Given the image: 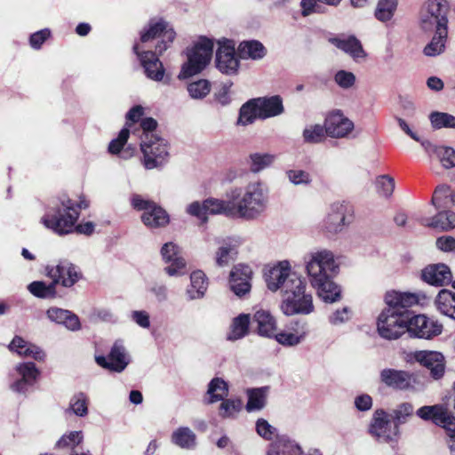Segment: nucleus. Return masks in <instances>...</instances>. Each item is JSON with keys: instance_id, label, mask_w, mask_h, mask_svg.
I'll use <instances>...</instances> for the list:
<instances>
[{"instance_id": "f257e3e1", "label": "nucleus", "mask_w": 455, "mask_h": 455, "mask_svg": "<svg viewBox=\"0 0 455 455\" xmlns=\"http://www.w3.org/2000/svg\"><path fill=\"white\" fill-rule=\"evenodd\" d=\"M267 287L271 291L281 290V309L286 315H308L314 311L313 298L307 292L305 279L292 270L289 261H279L265 273Z\"/></svg>"}, {"instance_id": "f03ea898", "label": "nucleus", "mask_w": 455, "mask_h": 455, "mask_svg": "<svg viewBox=\"0 0 455 455\" xmlns=\"http://www.w3.org/2000/svg\"><path fill=\"white\" fill-rule=\"evenodd\" d=\"M175 38V32L168 23L160 20L150 22L148 28L140 34V43L133 46L139 56L147 76L155 81H161L164 75L162 62L156 53L162 54L168 49Z\"/></svg>"}, {"instance_id": "7ed1b4c3", "label": "nucleus", "mask_w": 455, "mask_h": 455, "mask_svg": "<svg viewBox=\"0 0 455 455\" xmlns=\"http://www.w3.org/2000/svg\"><path fill=\"white\" fill-rule=\"evenodd\" d=\"M89 206L85 199L78 203L68 197H63L55 206L42 217L44 226L58 235H67L76 230L77 233L91 235L94 230L92 222H85L76 226L79 218V210Z\"/></svg>"}, {"instance_id": "20e7f679", "label": "nucleus", "mask_w": 455, "mask_h": 455, "mask_svg": "<svg viewBox=\"0 0 455 455\" xmlns=\"http://www.w3.org/2000/svg\"><path fill=\"white\" fill-rule=\"evenodd\" d=\"M268 188L261 180L249 182L243 189L235 188L227 193L232 199L235 218L253 220L259 218L268 205Z\"/></svg>"}, {"instance_id": "39448f33", "label": "nucleus", "mask_w": 455, "mask_h": 455, "mask_svg": "<svg viewBox=\"0 0 455 455\" xmlns=\"http://www.w3.org/2000/svg\"><path fill=\"white\" fill-rule=\"evenodd\" d=\"M306 270L310 283H316L332 277L338 272L339 264L331 251L320 249L307 254Z\"/></svg>"}, {"instance_id": "423d86ee", "label": "nucleus", "mask_w": 455, "mask_h": 455, "mask_svg": "<svg viewBox=\"0 0 455 455\" xmlns=\"http://www.w3.org/2000/svg\"><path fill=\"white\" fill-rule=\"evenodd\" d=\"M213 52L211 39L201 37L187 51L188 60L182 65L181 75L184 77L200 73L210 63Z\"/></svg>"}, {"instance_id": "0eeeda50", "label": "nucleus", "mask_w": 455, "mask_h": 455, "mask_svg": "<svg viewBox=\"0 0 455 455\" xmlns=\"http://www.w3.org/2000/svg\"><path fill=\"white\" fill-rule=\"evenodd\" d=\"M407 322L405 312L387 307L379 315L378 331L386 339H396L407 331Z\"/></svg>"}, {"instance_id": "6e6552de", "label": "nucleus", "mask_w": 455, "mask_h": 455, "mask_svg": "<svg viewBox=\"0 0 455 455\" xmlns=\"http://www.w3.org/2000/svg\"><path fill=\"white\" fill-rule=\"evenodd\" d=\"M234 204L233 200L209 198L203 203L193 202L187 207V212L191 216L196 217L203 222L207 220L209 214H223L227 217L235 218L233 212Z\"/></svg>"}, {"instance_id": "1a4fd4ad", "label": "nucleus", "mask_w": 455, "mask_h": 455, "mask_svg": "<svg viewBox=\"0 0 455 455\" xmlns=\"http://www.w3.org/2000/svg\"><path fill=\"white\" fill-rule=\"evenodd\" d=\"M132 205L138 211H143L141 220L149 228H158L166 226L170 218L165 210L154 202L143 199L135 195L132 197Z\"/></svg>"}, {"instance_id": "9d476101", "label": "nucleus", "mask_w": 455, "mask_h": 455, "mask_svg": "<svg viewBox=\"0 0 455 455\" xmlns=\"http://www.w3.org/2000/svg\"><path fill=\"white\" fill-rule=\"evenodd\" d=\"M140 148L144 156V166L147 169L160 167L168 161L167 144L163 139L155 138L148 141L143 140Z\"/></svg>"}, {"instance_id": "9b49d317", "label": "nucleus", "mask_w": 455, "mask_h": 455, "mask_svg": "<svg viewBox=\"0 0 455 455\" xmlns=\"http://www.w3.org/2000/svg\"><path fill=\"white\" fill-rule=\"evenodd\" d=\"M216 67L223 74L235 75L239 68V60L235 56V44L232 40L223 38L218 42Z\"/></svg>"}, {"instance_id": "f8f14e48", "label": "nucleus", "mask_w": 455, "mask_h": 455, "mask_svg": "<svg viewBox=\"0 0 455 455\" xmlns=\"http://www.w3.org/2000/svg\"><path fill=\"white\" fill-rule=\"evenodd\" d=\"M380 379L386 386L399 390H414L420 384L417 375L395 369L381 371Z\"/></svg>"}, {"instance_id": "ddd939ff", "label": "nucleus", "mask_w": 455, "mask_h": 455, "mask_svg": "<svg viewBox=\"0 0 455 455\" xmlns=\"http://www.w3.org/2000/svg\"><path fill=\"white\" fill-rule=\"evenodd\" d=\"M347 206L346 204L333 203L321 223L322 231L328 235H335L342 231L349 223L347 220Z\"/></svg>"}, {"instance_id": "4468645a", "label": "nucleus", "mask_w": 455, "mask_h": 455, "mask_svg": "<svg viewBox=\"0 0 455 455\" xmlns=\"http://www.w3.org/2000/svg\"><path fill=\"white\" fill-rule=\"evenodd\" d=\"M163 260L168 264L164 270L170 276L182 275L186 273V261L181 256L180 247L172 242L164 243L161 248Z\"/></svg>"}, {"instance_id": "2eb2a0df", "label": "nucleus", "mask_w": 455, "mask_h": 455, "mask_svg": "<svg viewBox=\"0 0 455 455\" xmlns=\"http://www.w3.org/2000/svg\"><path fill=\"white\" fill-rule=\"evenodd\" d=\"M442 330L443 326L440 323L423 315H418L411 318L408 316L407 331L415 337L431 339L439 335Z\"/></svg>"}, {"instance_id": "dca6fc26", "label": "nucleus", "mask_w": 455, "mask_h": 455, "mask_svg": "<svg viewBox=\"0 0 455 455\" xmlns=\"http://www.w3.org/2000/svg\"><path fill=\"white\" fill-rule=\"evenodd\" d=\"M96 362L103 368L121 372L129 364L130 358L123 342L117 340L114 343L108 356H96Z\"/></svg>"}, {"instance_id": "f3484780", "label": "nucleus", "mask_w": 455, "mask_h": 455, "mask_svg": "<svg viewBox=\"0 0 455 455\" xmlns=\"http://www.w3.org/2000/svg\"><path fill=\"white\" fill-rule=\"evenodd\" d=\"M251 268L247 265L238 264L232 268L229 275L230 289L236 296L243 297L251 291Z\"/></svg>"}, {"instance_id": "a211bd4d", "label": "nucleus", "mask_w": 455, "mask_h": 455, "mask_svg": "<svg viewBox=\"0 0 455 455\" xmlns=\"http://www.w3.org/2000/svg\"><path fill=\"white\" fill-rule=\"evenodd\" d=\"M425 299L421 292H403L395 290L387 291L384 298L387 308L396 311L417 305Z\"/></svg>"}, {"instance_id": "6ab92c4d", "label": "nucleus", "mask_w": 455, "mask_h": 455, "mask_svg": "<svg viewBox=\"0 0 455 455\" xmlns=\"http://www.w3.org/2000/svg\"><path fill=\"white\" fill-rule=\"evenodd\" d=\"M324 124L327 135L332 138H344L354 129V123L339 111L330 113Z\"/></svg>"}, {"instance_id": "aec40b11", "label": "nucleus", "mask_w": 455, "mask_h": 455, "mask_svg": "<svg viewBox=\"0 0 455 455\" xmlns=\"http://www.w3.org/2000/svg\"><path fill=\"white\" fill-rule=\"evenodd\" d=\"M48 275L56 283H60L65 287L73 286L81 277L77 267L68 261H61L48 268Z\"/></svg>"}, {"instance_id": "412c9836", "label": "nucleus", "mask_w": 455, "mask_h": 455, "mask_svg": "<svg viewBox=\"0 0 455 455\" xmlns=\"http://www.w3.org/2000/svg\"><path fill=\"white\" fill-rule=\"evenodd\" d=\"M416 414L424 420H432L443 430L453 421L455 418L443 405L420 407Z\"/></svg>"}, {"instance_id": "4be33fe9", "label": "nucleus", "mask_w": 455, "mask_h": 455, "mask_svg": "<svg viewBox=\"0 0 455 455\" xmlns=\"http://www.w3.org/2000/svg\"><path fill=\"white\" fill-rule=\"evenodd\" d=\"M421 277L426 283L436 286L448 284L452 279L450 268L444 264L427 266L422 270Z\"/></svg>"}, {"instance_id": "5701e85b", "label": "nucleus", "mask_w": 455, "mask_h": 455, "mask_svg": "<svg viewBox=\"0 0 455 455\" xmlns=\"http://www.w3.org/2000/svg\"><path fill=\"white\" fill-rule=\"evenodd\" d=\"M20 379L14 381L11 388L19 393L25 392L28 386H31L36 379L39 371L33 363H20L15 368Z\"/></svg>"}, {"instance_id": "b1692460", "label": "nucleus", "mask_w": 455, "mask_h": 455, "mask_svg": "<svg viewBox=\"0 0 455 455\" xmlns=\"http://www.w3.org/2000/svg\"><path fill=\"white\" fill-rule=\"evenodd\" d=\"M307 333L306 324L299 322L291 323L287 330L280 331L275 337L276 341L287 347H293L304 340Z\"/></svg>"}, {"instance_id": "393cba45", "label": "nucleus", "mask_w": 455, "mask_h": 455, "mask_svg": "<svg viewBox=\"0 0 455 455\" xmlns=\"http://www.w3.org/2000/svg\"><path fill=\"white\" fill-rule=\"evenodd\" d=\"M254 105L259 114V119L274 117L283 113L284 108L280 96L254 99Z\"/></svg>"}, {"instance_id": "a878e982", "label": "nucleus", "mask_w": 455, "mask_h": 455, "mask_svg": "<svg viewBox=\"0 0 455 455\" xmlns=\"http://www.w3.org/2000/svg\"><path fill=\"white\" fill-rule=\"evenodd\" d=\"M421 146L429 156L438 158L443 168L451 169L455 167V149L453 148L434 145L429 140L421 141Z\"/></svg>"}, {"instance_id": "bb28decb", "label": "nucleus", "mask_w": 455, "mask_h": 455, "mask_svg": "<svg viewBox=\"0 0 455 455\" xmlns=\"http://www.w3.org/2000/svg\"><path fill=\"white\" fill-rule=\"evenodd\" d=\"M332 277H327L316 283H310L315 289L318 297L326 303H335L341 299V287L332 281Z\"/></svg>"}, {"instance_id": "cd10ccee", "label": "nucleus", "mask_w": 455, "mask_h": 455, "mask_svg": "<svg viewBox=\"0 0 455 455\" xmlns=\"http://www.w3.org/2000/svg\"><path fill=\"white\" fill-rule=\"evenodd\" d=\"M330 42L337 48L347 53L355 60H363L367 56L361 42L354 36L333 37L330 39Z\"/></svg>"}, {"instance_id": "c85d7f7f", "label": "nucleus", "mask_w": 455, "mask_h": 455, "mask_svg": "<svg viewBox=\"0 0 455 455\" xmlns=\"http://www.w3.org/2000/svg\"><path fill=\"white\" fill-rule=\"evenodd\" d=\"M46 315L50 321L58 324H63L70 331H75L81 328L78 316L69 310L53 307L46 311Z\"/></svg>"}, {"instance_id": "c756f323", "label": "nucleus", "mask_w": 455, "mask_h": 455, "mask_svg": "<svg viewBox=\"0 0 455 455\" xmlns=\"http://www.w3.org/2000/svg\"><path fill=\"white\" fill-rule=\"evenodd\" d=\"M449 6L445 0H429L422 6L420 14H423V22L427 25L428 18L439 19L441 24H447Z\"/></svg>"}, {"instance_id": "7c9ffc66", "label": "nucleus", "mask_w": 455, "mask_h": 455, "mask_svg": "<svg viewBox=\"0 0 455 455\" xmlns=\"http://www.w3.org/2000/svg\"><path fill=\"white\" fill-rule=\"evenodd\" d=\"M417 360L430 370L435 379H439L444 371L443 356L442 354L434 351H421L416 355Z\"/></svg>"}, {"instance_id": "2f4dec72", "label": "nucleus", "mask_w": 455, "mask_h": 455, "mask_svg": "<svg viewBox=\"0 0 455 455\" xmlns=\"http://www.w3.org/2000/svg\"><path fill=\"white\" fill-rule=\"evenodd\" d=\"M9 349L20 356L43 361L45 357L44 352L37 346L31 344L22 338L16 336L9 345Z\"/></svg>"}, {"instance_id": "473e14b6", "label": "nucleus", "mask_w": 455, "mask_h": 455, "mask_svg": "<svg viewBox=\"0 0 455 455\" xmlns=\"http://www.w3.org/2000/svg\"><path fill=\"white\" fill-rule=\"evenodd\" d=\"M240 242L235 238L224 240L215 252V262L219 267L228 266L235 259Z\"/></svg>"}, {"instance_id": "72a5a7b5", "label": "nucleus", "mask_w": 455, "mask_h": 455, "mask_svg": "<svg viewBox=\"0 0 455 455\" xmlns=\"http://www.w3.org/2000/svg\"><path fill=\"white\" fill-rule=\"evenodd\" d=\"M267 455H303L301 448L293 441L280 438L269 444ZM309 455H321L314 451Z\"/></svg>"}, {"instance_id": "f704fd0d", "label": "nucleus", "mask_w": 455, "mask_h": 455, "mask_svg": "<svg viewBox=\"0 0 455 455\" xmlns=\"http://www.w3.org/2000/svg\"><path fill=\"white\" fill-rule=\"evenodd\" d=\"M208 288V280L205 274L196 270L190 275V285L187 288L186 294L188 299H198L204 296Z\"/></svg>"}, {"instance_id": "c9c22d12", "label": "nucleus", "mask_w": 455, "mask_h": 455, "mask_svg": "<svg viewBox=\"0 0 455 455\" xmlns=\"http://www.w3.org/2000/svg\"><path fill=\"white\" fill-rule=\"evenodd\" d=\"M435 305L440 313L455 319V292L441 290L435 299Z\"/></svg>"}, {"instance_id": "e433bc0d", "label": "nucleus", "mask_w": 455, "mask_h": 455, "mask_svg": "<svg viewBox=\"0 0 455 455\" xmlns=\"http://www.w3.org/2000/svg\"><path fill=\"white\" fill-rule=\"evenodd\" d=\"M266 53L265 46L259 41H244L238 46V55L241 59L260 60Z\"/></svg>"}, {"instance_id": "4c0bfd02", "label": "nucleus", "mask_w": 455, "mask_h": 455, "mask_svg": "<svg viewBox=\"0 0 455 455\" xmlns=\"http://www.w3.org/2000/svg\"><path fill=\"white\" fill-rule=\"evenodd\" d=\"M254 321L258 325V332L261 336L271 337L275 330V321L269 312L258 310L254 314Z\"/></svg>"}, {"instance_id": "58836bf2", "label": "nucleus", "mask_w": 455, "mask_h": 455, "mask_svg": "<svg viewBox=\"0 0 455 455\" xmlns=\"http://www.w3.org/2000/svg\"><path fill=\"white\" fill-rule=\"evenodd\" d=\"M249 324V315L242 314L234 318L228 333V339L234 341L243 338L248 333Z\"/></svg>"}, {"instance_id": "ea45409f", "label": "nucleus", "mask_w": 455, "mask_h": 455, "mask_svg": "<svg viewBox=\"0 0 455 455\" xmlns=\"http://www.w3.org/2000/svg\"><path fill=\"white\" fill-rule=\"evenodd\" d=\"M268 390V387H263L259 388H253L248 390V402L246 404V410L248 411H252L263 409L266 405Z\"/></svg>"}, {"instance_id": "a19ab883", "label": "nucleus", "mask_w": 455, "mask_h": 455, "mask_svg": "<svg viewBox=\"0 0 455 455\" xmlns=\"http://www.w3.org/2000/svg\"><path fill=\"white\" fill-rule=\"evenodd\" d=\"M196 439L195 433L188 427H179L172 435V443L182 449H193Z\"/></svg>"}, {"instance_id": "79ce46f5", "label": "nucleus", "mask_w": 455, "mask_h": 455, "mask_svg": "<svg viewBox=\"0 0 455 455\" xmlns=\"http://www.w3.org/2000/svg\"><path fill=\"white\" fill-rule=\"evenodd\" d=\"M428 119L434 130L455 129V116L440 111H433L429 114Z\"/></svg>"}, {"instance_id": "37998d69", "label": "nucleus", "mask_w": 455, "mask_h": 455, "mask_svg": "<svg viewBox=\"0 0 455 455\" xmlns=\"http://www.w3.org/2000/svg\"><path fill=\"white\" fill-rule=\"evenodd\" d=\"M208 403H213L223 400L228 395V384L221 379H213L208 387Z\"/></svg>"}, {"instance_id": "c03bdc74", "label": "nucleus", "mask_w": 455, "mask_h": 455, "mask_svg": "<svg viewBox=\"0 0 455 455\" xmlns=\"http://www.w3.org/2000/svg\"><path fill=\"white\" fill-rule=\"evenodd\" d=\"M427 226L441 230H449L455 228V213L450 211L439 212L427 223Z\"/></svg>"}, {"instance_id": "a18cd8bd", "label": "nucleus", "mask_w": 455, "mask_h": 455, "mask_svg": "<svg viewBox=\"0 0 455 455\" xmlns=\"http://www.w3.org/2000/svg\"><path fill=\"white\" fill-rule=\"evenodd\" d=\"M275 160V156L272 154L253 153L249 156L250 170L253 173H258L269 167Z\"/></svg>"}, {"instance_id": "49530a36", "label": "nucleus", "mask_w": 455, "mask_h": 455, "mask_svg": "<svg viewBox=\"0 0 455 455\" xmlns=\"http://www.w3.org/2000/svg\"><path fill=\"white\" fill-rule=\"evenodd\" d=\"M447 35V30H445L444 34L441 33V31H436L430 43H428L424 48L423 52L425 55L436 56L441 54L445 48Z\"/></svg>"}, {"instance_id": "de8ad7c7", "label": "nucleus", "mask_w": 455, "mask_h": 455, "mask_svg": "<svg viewBox=\"0 0 455 455\" xmlns=\"http://www.w3.org/2000/svg\"><path fill=\"white\" fill-rule=\"evenodd\" d=\"M326 134L325 124H309L303 130L302 137L305 143L317 144L325 139Z\"/></svg>"}, {"instance_id": "09e8293b", "label": "nucleus", "mask_w": 455, "mask_h": 455, "mask_svg": "<svg viewBox=\"0 0 455 455\" xmlns=\"http://www.w3.org/2000/svg\"><path fill=\"white\" fill-rule=\"evenodd\" d=\"M396 7L397 0H379L375 10V17L382 22L390 20Z\"/></svg>"}, {"instance_id": "8fccbe9b", "label": "nucleus", "mask_w": 455, "mask_h": 455, "mask_svg": "<svg viewBox=\"0 0 455 455\" xmlns=\"http://www.w3.org/2000/svg\"><path fill=\"white\" fill-rule=\"evenodd\" d=\"M56 283L53 281L50 284H45L44 282L36 281L28 285V291L36 297L42 299L54 298L56 295L55 291Z\"/></svg>"}, {"instance_id": "3c124183", "label": "nucleus", "mask_w": 455, "mask_h": 455, "mask_svg": "<svg viewBox=\"0 0 455 455\" xmlns=\"http://www.w3.org/2000/svg\"><path fill=\"white\" fill-rule=\"evenodd\" d=\"M253 103L254 100H251L242 106L237 120L238 124L248 125L252 124L257 118H259L256 105Z\"/></svg>"}, {"instance_id": "603ef678", "label": "nucleus", "mask_w": 455, "mask_h": 455, "mask_svg": "<svg viewBox=\"0 0 455 455\" xmlns=\"http://www.w3.org/2000/svg\"><path fill=\"white\" fill-rule=\"evenodd\" d=\"M188 92L192 99H203L210 93L211 84L204 79L197 80L188 85Z\"/></svg>"}, {"instance_id": "864d4df0", "label": "nucleus", "mask_w": 455, "mask_h": 455, "mask_svg": "<svg viewBox=\"0 0 455 455\" xmlns=\"http://www.w3.org/2000/svg\"><path fill=\"white\" fill-rule=\"evenodd\" d=\"M69 409L79 417H84L88 413V398L84 393L75 395L69 403Z\"/></svg>"}, {"instance_id": "5fc2aeb1", "label": "nucleus", "mask_w": 455, "mask_h": 455, "mask_svg": "<svg viewBox=\"0 0 455 455\" xmlns=\"http://www.w3.org/2000/svg\"><path fill=\"white\" fill-rule=\"evenodd\" d=\"M375 186L379 195L389 197L395 189V180L389 175H380L376 178Z\"/></svg>"}, {"instance_id": "6e6d98bb", "label": "nucleus", "mask_w": 455, "mask_h": 455, "mask_svg": "<svg viewBox=\"0 0 455 455\" xmlns=\"http://www.w3.org/2000/svg\"><path fill=\"white\" fill-rule=\"evenodd\" d=\"M451 188L445 184L436 187L432 196L431 203L436 209H441L447 206Z\"/></svg>"}, {"instance_id": "4d7b16f0", "label": "nucleus", "mask_w": 455, "mask_h": 455, "mask_svg": "<svg viewBox=\"0 0 455 455\" xmlns=\"http://www.w3.org/2000/svg\"><path fill=\"white\" fill-rule=\"evenodd\" d=\"M84 439L82 431H72L58 441L57 446L60 448L75 449Z\"/></svg>"}, {"instance_id": "13d9d810", "label": "nucleus", "mask_w": 455, "mask_h": 455, "mask_svg": "<svg viewBox=\"0 0 455 455\" xmlns=\"http://www.w3.org/2000/svg\"><path fill=\"white\" fill-rule=\"evenodd\" d=\"M286 175L290 182L294 185H308L311 182L310 174L303 170H289Z\"/></svg>"}, {"instance_id": "bf43d9fd", "label": "nucleus", "mask_w": 455, "mask_h": 455, "mask_svg": "<svg viewBox=\"0 0 455 455\" xmlns=\"http://www.w3.org/2000/svg\"><path fill=\"white\" fill-rule=\"evenodd\" d=\"M241 402L239 400H225L220 406V415L222 418L233 417L241 409Z\"/></svg>"}, {"instance_id": "052dcab7", "label": "nucleus", "mask_w": 455, "mask_h": 455, "mask_svg": "<svg viewBox=\"0 0 455 455\" xmlns=\"http://www.w3.org/2000/svg\"><path fill=\"white\" fill-rule=\"evenodd\" d=\"M129 128L125 127L118 134V137L116 139H114L111 140L108 146V151L111 154H118L121 153V149L127 142V140L129 138Z\"/></svg>"}, {"instance_id": "680f3d73", "label": "nucleus", "mask_w": 455, "mask_h": 455, "mask_svg": "<svg viewBox=\"0 0 455 455\" xmlns=\"http://www.w3.org/2000/svg\"><path fill=\"white\" fill-rule=\"evenodd\" d=\"M334 80L339 87L349 89L355 83V76L352 72L339 70L335 74Z\"/></svg>"}, {"instance_id": "e2e57ef3", "label": "nucleus", "mask_w": 455, "mask_h": 455, "mask_svg": "<svg viewBox=\"0 0 455 455\" xmlns=\"http://www.w3.org/2000/svg\"><path fill=\"white\" fill-rule=\"evenodd\" d=\"M388 422L389 421L387 419V414L384 411H376L371 425V433L375 436L378 434L382 433L383 427H386V425Z\"/></svg>"}, {"instance_id": "0e129e2a", "label": "nucleus", "mask_w": 455, "mask_h": 455, "mask_svg": "<svg viewBox=\"0 0 455 455\" xmlns=\"http://www.w3.org/2000/svg\"><path fill=\"white\" fill-rule=\"evenodd\" d=\"M351 318V310L349 307H345L341 309H337L329 316V322L332 325H340Z\"/></svg>"}, {"instance_id": "69168bd1", "label": "nucleus", "mask_w": 455, "mask_h": 455, "mask_svg": "<svg viewBox=\"0 0 455 455\" xmlns=\"http://www.w3.org/2000/svg\"><path fill=\"white\" fill-rule=\"evenodd\" d=\"M275 428L266 419H259L256 422V431L263 438L270 440L275 434Z\"/></svg>"}, {"instance_id": "338daca9", "label": "nucleus", "mask_w": 455, "mask_h": 455, "mask_svg": "<svg viewBox=\"0 0 455 455\" xmlns=\"http://www.w3.org/2000/svg\"><path fill=\"white\" fill-rule=\"evenodd\" d=\"M232 85V83H225L220 86L218 92L215 93V99L220 104L225 106L230 103Z\"/></svg>"}, {"instance_id": "774afa93", "label": "nucleus", "mask_w": 455, "mask_h": 455, "mask_svg": "<svg viewBox=\"0 0 455 455\" xmlns=\"http://www.w3.org/2000/svg\"><path fill=\"white\" fill-rule=\"evenodd\" d=\"M413 411L414 408L411 403H402L394 411V418L397 423H403L406 420L407 417L413 414Z\"/></svg>"}]
</instances>
